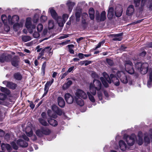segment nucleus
<instances>
[{"label": "nucleus", "instance_id": "e2e57ef3", "mask_svg": "<svg viewBox=\"0 0 152 152\" xmlns=\"http://www.w3.org/2000/svg\"><path fill=\"white\" fill-rule=\"evenodd\" d=\"M140 0H134V2L136 7L140 5Z\"/></svg>", "mask_w": 152, "mask_h": 152}, {"label": "nucleus", "instance_id": "4be33fe9", "mask_svg": "<svg viewBox=\"0 0 152 152\" xmlns=\"http://www.w3.org/2000/svg\"><path fill=\"white\" fill-rule=\"evenodd\" d=\"M58 102L59 105L61 107H64L65 105V102L63 99L61 97L58 98Z\"/></svg>", "mask_w": 152, "mask_h": 152}, {"label": "nucleus", "instance_id": "5fc2aeb1", "mask_svg": "<svg viewBox=\"0 0 152 152\" xmlns=\"http://www.w3.org/2000/svg\"><path fill=\"white\" fill-rule=\"evenodd\" d=\"M11 144L14 149L17 150L18 149V147L16 145L15 142H13L11 143Z\"/></svg>", "mask_w": 152, "mask_h": 152}, {"label": "nucleus", "instance_id": "f704fd0d", "mask_svg": "<svg viewBox=\"0 0 152 152\" xmlns=\"http://www.w3.org/2000/svg\"><path fill=\"white\" fill-rule=\"evenodd\" d=\"M43 135H48L50 133V130L48 128L45 127L42 128Z\"/></svg>", "mask_w": 152, "mask_h": 152}, {"label": "nucleus", "instance_id": "a18cd8bd", "mask_svg": "<svg viewBox=\"0 0 152 152\" xmlns=\"http://www.w3.org/2000/svg\"><path fill=\"white\" fill-rule=\"evenodd\" d=\"M47 113L48 116L50 117H52L53 118H55L57 117V116L56 114L54 115H52V112H51L50 110H48V111Z\"/></svg>", "mask_w": 152, "mask_h": 152}, {"label": "nucleus", "instance_id": "864d4df0", "mask_svg": "<svg viewBox=\"0 0 152 152\" xmlns=\"http://www.w3.org/2000/svg\"><path fill=\"white\" fill-rule=\"evenodd\" d=\"M106 61L107 64L110 66L112 65L113 64V61L110 59H107Z\"/></svg>", "mask_w": 152, "mask_h": 152}, {"label": "nucleus", "instance_id": "4c0bfd02", "mask_svg": "<svg viewBox=\"0 0 152 152\" xmlns=\"http://www.w3.org/2000/svg\"><path fill=\"white\" fill-rule=\"evenodd\" d=\"M45 119H43L42 118H40L39 119V122L40 123H41V124L44 126H47L48 125V124L45 120Z\"/></svg>", "mask_w": 152, "mask_h": 152}, {"label": "nucleus", "instance_id": "412c9836", "mask_svg": "<svg viewBox=\"0 0 152 152\" xmlns=\"http://www.w3.org/2000/svg\"><path fill=\"white\" fill-rule=\"evenodd\" d=\"M138 140L137 142L139 145H141L143 143L142 140V132H139L138 134Z\"/></svg>", "mask_w": 152, "mask_h": 152}, {"label": "nucleus", "instance_id": "37998d69", "mask_svg": "<svg viewBox=\"0 0 152 152\" xmlns=\"http://www.w3.org/2000/svg\"><path fill=\"white\" fill-rule=\"evenodd\" d=\"M0 88L1 91L3 92H4L5 93H6L7 94H9L10 93V91L7 89V88L1 87L0 86Z\"/></svg>", "mask_w": 152, "mask_h": 152}, {"label": "nucleus", "instance_id": "72a5a7b5", "mask_svg": "<svg viewBox=\"0 0 152 152\" xmlns=\"http://www.w3.org/2000/svg\"><path fill=\"white\" fill-rule=\"evenodd\" d=\"M10 56H5L4 55H1L0 56V62H3L4 61H8L9 60L7 58H8Z\"/></svg>", "mask_w": 152, "mask_h": 152}, {"label": "nucleus", "instance_id": "0e129e2a", "mask_svg": "<svg viewBox=\"0 0 152 152\" xmlns=\"http://www.w3.org/2000/svg\"><path fill=\"white\" fill-rule=\"evenodd\" d=\"M58 109V108L56 105H53L52 107V109L55 113L56 112V111H57Z\"/></svg>", "mask_w": 152, "mask_h": 152}, {"label": "nucleus", "instance_id": "4468645a", "mask_svg": "<svg viewBox=\"0 0 152 152\" xmlns=\"http://www.w3.org/2000/svg\"><path fill=\"white\" fill-rule=\"evenodd\" d=\"M53 79H52L51 81H48L46 83V84L45 86V87L44 88L45 92L43 95V97L46 95L47 94V93L48 91L49 87L53 83Z\"/></svg>", "mask_w": 152, "mask_h": 152}, {"label": "nucleus", "instance_id": "3c124183", "mask_svg": "<svg viewBox=\"0 0 152 152\" xmlns=\"http://www.w3.org/2000/svg\"><path fill=\"white\" fill-rule=\"evenodd\" d=\"M104 43V41H102L99 43L98 45L96 47L95 49H96L98 48H99L102 45H103Z\"/></svg>", "mask_w": 152, "mask_h": 152}, {"label": "nucleus", "instance_id": "423d86ee", "mask_svg": "<svg viewBox=\"0 0 152 152\" xmlns=\"http://www.w3.org/2000/svg\"><path fill=\"white\" fill-rule=\"evenodd\" d=\"M117 76L123 83L126 84L128 83V78L126 75L123 72L118 71L117 73Z\"/></svg>", "mask_w": 152, "mask_h": 152}, {"label": "nucleus", "instance_id": "603ef678", "mask_svg": "<svg viewBox=\"0 0 152 152\" xmlns=\"http://www.w3.org/2000/svg\"><path fill=\"white\" fill-rule=\"evenodd\" d=\"M6 96L2 93L0 94V99L2 100H4L6 98Z\"/></svg>", "mask_w": 152, "mask_h": 152}, {"label": "nucleus", "instance_id": "aec40b11", "mask_svg": "<svg viewBox=\"0 0 152 152\" xmlns=\"http://www.w3.org/2000/svg\"><path fill=\"white\" fill-rule=\"evenodd\" d=\"M119 147L121 150L124 151L126 148V145L125 142L122 140H121L119 141Z\"/></svg>", "mask_w": 152, "mask_h": 152}, {"label": "nucleus", "instance_id": "393cba45", "mask_svg": "<svg viewBox=\"0 0 152 152\" xmlns=\"http://www.w3.org/2000/svg\"><path fill=\"white\" fill-rule=\"evenodd\" d=\"M23 26V23L20 22V23H15L13 25V28L15 31H17L19 29L22 28Z\"/></svg>", "mask_w": 152, "mask_h": 152}, {"label": "nucleus", "instance_id": "c756f323", "mask_svg": "<svg viewBox=\"0 0 152 152\" xmlns=\"http://www.w3.org/2000/svg\"><path fill=\"white\" fill-rule=\"evenodd\" d=\"M19 59L18 58H14L11 62L12 65L15 67L18 66V65Z\"/></svg>", "mask_w": 152, "mask_h": 152}, {"label": "nucleus", "instance_id": "c85d7f7f", "mask_svg": "<svg viewBox=\"0 0 152 152\" xmlns=\"http://www.w3.org/2000/svg\"><path fill=\"white\" fill-rule=\"evenodd\" d=\"M48 122L50 124L53 126H56L58 125L57 122L54 119L51 118H49L48 119Z\"/></svg>", "mask_w": 152, "mask_h": 152}, {"label": "nucleus", "instance_id": "2f4dec72", "mask_svg": "<svg viewBox=\"0 0 152 152\" xmlns=\"http://www.w3.org/2000/svg\"><path fill=\"white\" fill-rule=\"evenodd\" d=\"M47 49H48L49 50V51L50 53H51V55H52L53 53V51H51L52 48L50 47H46L44 49L42 50L41 52L39 53V55H40L41 56L43 55H44V53L45 52V51L47 50Z\"/></svg>", "mask_w": 152, "mask_h": 152}, {"label": "nucleus", "instance_id": "2eb2a0df", "mask_svg": "<svg viewBox=\"0 0 152 152\" xmlns=\"http://www.w3.org/2000/svg\"><path fill=\"white\" fill-rule=\"evenodd\" d=\"M123 9L122 7L120 6H117L115 9V14L117 17H120L122 13Z\"/></svg>", "mask_w": 152, "mask_h": 152}, {"label": "nucleus", "instance_id": "6e6552de", "mask_svg": "<svg viewBox=\"0 0 152 152\" xmlns=\"http://www.w3.org/2000/svg\"><path fill=\"white\" fill-rule=\"evenodd\" d=\"M136 136L133 134L131 136H127L124 139L126 141L128 145L129 146L132 145L134 143L135 139L136 138Z\"/></svg>", "mask_w": 152, "mask_h": 152}, {"label": "nucleus", "instance_id": "f8f14e48", "mask_svg": "<svg viewBox=\"0 0 152 152\" xmlns=\"http://www.w3.org/2000/svg\"><path fill=\"white\" fill-rule=\"evenodd\" d=\"M106 12L104 11H103L101 14L100 17L99 16V14L98 12H96V18L97 20H99L101 21L104 20L106 18Z\"/></svg>", "mask_w": 152, "mask_h": 152}, {"label": "nucleus", "instance_id": "338daca9", "mask_svg": "<svg viewBox=\"0 0 152 152\" xmlns=\"http://www.w3.org/2000/svg\"><path fill=\"white\" fill-rule=\"evenodd\" d=\"M83 62L85 66H87L91 63V61H85Z\"/></svg>", "mask_w": 152, "mask_h": 152}, {"label": "nucleus", "instance_id": "7c9ffc66", "mask_svg": "<svg viewBox=\"0 0 152 152\" xmlns=\"http://www.w3.org/2000/svg\"><path fill=\"white\" fill-rule=\"evenodd\" d=\"M89 14L90 18L91 20H93L94 18V11L93 8H91L89 9Z\"/></svg>", "mask_w": 152, "mask_h": 152}, {"label": "nucleus", "instance_id": "c03bdc74", "mask_svg": "<svg viewBox=\"0 0 152 152\" xmlns=\"http://www.w3.org/2000/svg\"><path fill=\"white\" fill-rule=\"evenodd\" d=\"M88 95V96L89 98V99L92 102H94L95 101V99L92 95H91L90 93L88 92L87 93Z\"/></svg>", "mask_w": 152, "mask_h": 152}, {"label": "nucleus", "instance_id": "f03ea898", "mask_svg": "<svg viewBox=\"0 0 152 152\" xmlns=\"http://www.w3.org/2000/svg\"><path fill=\"white\" fill-rule=\"evenodd\" d=\"M75 100L77 103L80 106H82L84 104L83 100L82 99H85L87 98L86 93L83 90L78 89L75 94Z\"/></svg>", "mask_w": 152, "mask_h": 152}, {"label": "nucleus", "instance_id": "69168bd1", "mask_svg": "<svg viewBox=\"0 0 152 152\" xmlns=\"http://www.w3.org/2000/svg\"><path fill=\"white\" fill-rule=\"evenodd\" d=\"M21 138L26 141H28L29 140V139L25 135H23Z\"/></svg>", "mask_w": 152, "mask_h": 152}, {"label": "nucleus", "instance_id": "e433bc0d", "mask_svg": "<svg viewBox=\"0 0 152 152\" xmlns=\"http://www.w3.org/2000/svg\"><path fill=\"white\" fill-rule=\"evenodd\" d=\"M35 133L39 137H42L44 135L42 128L37 130Z\"/></svg>", "mask_w": 152, "mask_h": 152}, {"label": "nucleus", "instance_id": "49530a36", "mask_svg": "<svg viewBox=\"0 0 152 152\" xmlns=\"http://www.w3.org/2000/svg\"><path fill=\"white\" fill-rule=\"evenodd\" d=\"M150 140L149 138L147 136H145L144 137V143L145 145H147L150 143Z\"/></svg>", "mask_w": 152, "mask_h": 152}, {"label": "nucleus", "instance_id": "a211bd4d", "mask_svg": "<svg viewBox=\"0 0 152 152\" xmlns=\"http://www.w3.org/2000/svg\"><path fill=\"white\" fill-rule=\"evenodd\" d=\"M26 135L29 137H31L33 134L32 128L31 126L26 127L25 130Z\"/></svg>", "mask_w": 152, "mask_h": 152}, {"label": "nucleus", "instance_id": "5701e85b", "mask_svg": "<svg viewBox=\"0 0 152 152\" xmlns=\"http://www.w3.org/2000/svg\"><path fill=\"white\" fill-rule=\"evenodd\" d=\"M72 84V82L71 80H69L67 83L64 84L62 86V89L64 90H65L69 88L70 86Z\"/></svg>", "mask_w": 152, "mask_h": 152}, {"label": "nucleus", "instance_id": "f257e3e1", "mask_svg": "<svg viewBox=\"0 0 152 152\" xmlns=\"http://www.w3.org/2000/svg\"><path fill=\"white\" fill-rule=\"evenodd\" d=\"M102 75L104 78V77H101L100 78V79L105 87L108 86V83H110L112 81L116 86H118L119 85L120 83L119 80L113 74H112L110 75V77H109L106 72H103Z\"/></svg>", "mask_w": 152, "mask_h": 152}, {"label": "nucleus", "instance_id": "c9c22d12", "mask_svg": "<svg viewBox=\"0 0 152 152\" xmlns=\"http://www.w3.org/2000/svg\"><path fill=\"white\" fill-rule=\"evenodd\" d=\"M1 20L5 25L7 24L8 22V18L5 15H3L1 16Z\"/></svg>", "mask_w": 152, "mask_h": 152}, {"label": "nucleus", "instance_id": "13d9d810", "mask_svg": "<svg viewBox=\"0 0 152 152\" xmlns=\"http://www.w3.org/2000/svg\"><path fill=\"white\" fill-rule=\"evenodd\" d=\"M88 17V15L86 13H83L82 15V18L85 20Z\"/></svg>", "mask_w": 152, "mask_h": 152}, {"label": "nucleus", "instance_id": "4d7b16f0", "mask_svg": "<svg viewBox=\"0 0 152 152\" xmlns=\"http://www.w3.org/2000/svg\"><path fill=\"white\" fill-rule=\"evenodd\" d=\"M38 16L37 15H35L34 16V18L33 19V21L34 23H37L38 20Z\"/></svg>", "mask_w": 152, "mask_h": 152}, {"label": "nucleus", "instance_id": "9d476101", "mask_svg": "<svg viewBox=\"0 0 152 152\" xmlns=\"http://www.w3.org/2000/svg\"><path fill=\"white\" fill-rule=\"evenodd\" d=\"M64 98L66 102L69 104H72L74 100L73 96L69 93L65 94Z\"/></svg>", "mask_w": 152, "mask_h": 152}, {"label": "nucleus", "instance_id": "6ab92c4d", "mask_svg": "<svg viewBox=\"0 0 152 152\" xmlns=\"http://www.w3.org/2000/svg\"><path fill=\"white\" fill-rule=\"evenodd\" d=\"M122 33H120L118 34H113V40L114 41H121L122 39Z\"/></svg>", "mask_w": 152, "mask_h": 152}, {"label": "nucleus", "instance_id": "20e7f679", "mask_svg": "<svg viewBox=\"0 0 152 152\" xmlns=\"http://www.w3.org/2000/svg\"><path fill=\"white\" fill-rule=\"evenodd\" d=\"M136 68L142 74H146L148 70V65L147 63H137L135 64Z\"/></svg>", "mask_w": 152, "mask_h": 152}, {"label": "nucleus", "instance_id": "774afa93", "mask_svg": "<svg viewBox=\"0 0 152 152\" xmlns=\"http://www.w3.org/2000/svg\"><path fill=\"white\" fill-rule=\"evenodd\" d=\"M56 113L58 115H61L62 114V112L61 110L59 109H58L57 111H56Z\"/></svg>", "mask_w": 152, "mask_h": 152}, {"label": "nucleus", "instance_id": "1a4fd4ad", "mask_svg": "<svg viewBox=\"0 0 152 152\" xmlns=\"http://www.w3.org/2000/svg\"><path fill=\"white\" fill-rule=\"evenodd\" d=\"M19 19V17L17 15H14L12 17L10 15L8 17V22L10 24H13L17 22Z\"/></svg>", "mask_w": 152, "mask_h": 152}, {"label": "nucleus", "instance_id": "58836bf2", "mask_svg": "<svg viewBox=\"0 0 152 152\" xmlns=\"http://www.w3.org/2000/svg\"><path fill=\"white\" fill-rule=\"evenodd\" d=\"M54 26L53 21L52 20H50L48 21V27L49 29H52Z\"/></svg>", "mask_w": 152, "mask_h": 152}, {"label": "nucleus", "instance_id": "0eeeda50", "mask_svg": "<svg viewBox=\"0 0 152 152\" xmlns=\"http://www.w3.org/2000/svg\"><path fill=\"white\" fill-rule=\"evenodd\" d=\"M25 25L29 32L30 33H32L33 30L35 28V26L31 24V19L30 18H26Z\"/></svg>", "mask_w": 152, "mask_h": 152}, {"label": "nucleus", "instance_id": "473e14b6", "mask_svg": "<svg viewBox=\"0 0 152 152\" xmlns=\"http://www.w3.org/2000/svg\"><path fill=\"white\" fill-rule=\"evenodd\" d=\"M152 82V70L149 73V80L147 83V86L148 87H150L151 85Z\"/></svg>", "mask_w": 152, "mask_h": 152}, {"label": "nucleus", "instance_id": "de8ad7c7", "mask_svg": "<svg viewBox=\"0 0 152 152\" xmlns=\"http://www.w3.org/2000/svg\"><path fill=\"white\" fill-rule=\"evenodd\" d=\"M47 19V17L45 16L42 15L40 18V20L42 22H45Z\"/></svg>", "mask_w": 152, "mask_h": 152}, {"label": "nucleus", "instance_id": "052dcab7", "mask_svg": "<svg viewBox=\"0 0 152 152\" xmlns=\"http://www.w3.org/2000/svg\"><path fill=\"white\" fill-rule=\"evenodd\" d=\"M70 41V40H66L65 41L62 42L61 43H60L59 44V45H66Z\"/></svg>", "mask_w": 152, "mask_h": 152}, {"label": "nucleus", "instance_id": "b1692460", "mask_svg": "<svg viewBox=\"0 0 152 152\" xmlns=\"http://www.w3.org/2000/svg\"><path fill=\"white\" fill-rule=\"evenodd\" d=\"M134 12V6L132 5H131L127 8L126 11V14L128 15H130L133 13Z\"/></svg>", "mask_w": 152, "mask_h": 152}, {"label": "nucleus", "instance_id": "6e6d98bb", "mask_svg": "<svg viewBox=\"0 0 152 152\" xmlns=\"http://www.w3.org/2000/svg\"><path fill=\"white\" fill-rule=\"evenodd\" d=\"M91 75L92 77L95 78H98V76L96 74V73L95 72H92Z\"/></svg>", "mask_w": 152, "mask_h": 152}, {"label": "nucleus", "instance_id": "8fccbe9b", "mask_svg": "<svg viewBox=\"0 0 152 152\" xmlns=\"http://www.w3.org/2000/svg\"><path fill=\"white\" fill-rule=\"evenodd\" d=\"M75 16L76 21L77 22L79 21L80 20V13L78 12H77L76 13Z\"/></svg>", "mask_w": 152, "mask_h": 152}, {"label": "nucleus", "instance_id": "9b49d317", "mask_svg": "<svg viewBox=\"0 0 152 152\" xmlns=\"http://www.w3.org/2000/svg\"><path fill=\"white\" fill-rule=\"evenodd\" d=\"M68 17L69 16L67 14H64L62 16L63 20H62V19H61V20H59L58 21V23L59 26L60 27H63L64 23L66 21Z\"/></svg>", "mask_w": 152, "mask_h": 152}, {"label": "nucleus", "instance_id": "ea45409f", "mask_svg": "<svg viewBox=\"0 0 152 152\" xmlns=\"http://www.w3.org/2000/svg\"><path fill=\"white\" fill-rule=\"evenodd\" d=\"M14 78L18 80H20L22 79V76L18 73H17L14 74Z\"/></svg>", "mask_w": 152, "mask_h": 152}, {"label": "nucleus", "instance_id": "f3484780", "mask_svg": "<svg viewBox=\"0 0 152 152\" xmlns=\"http://www.w3.org/2000/svg\"><path fill=\"white\" fill-rule=\"evenodd\" d=\"M17 143L18 145L23 147H26L28 145V143L24 141L22 139H19L17 140Z\"/></svg>", "mask_w": 152, "mask_h": 152}, {"label": "nucleus", "instance_id": "bf43d9fd", "mask_svg": "<svg viewBox=\"0 0 152 152\" xmlns=\"http://www.w3.org/2000/svg\"><path fill=\"white\" fill-rule=\"evenodd\" d=\"M39 33L37 32H34L33 34V36L35 38H37L39 37Z\"/></svg>", "mask_w": 152, "mask_h": 152}, {"label": "nucleus", "instance_id": "cd10ccee", "mask_svg": "<svg viewBox=\"0 0 152 152\" xmlns=\"http://www.w3.org/2000/svg\"><path fill=\"white\" fill-rule=\"evenodd\" d=\"M1 148L2 150H4L6 149L8 151H10L12 149V148L9 144H5L4 143L1 144Z\"/></svg>", "mask_w": 152, "mask_h": 152}, {"label": "nucleus", "instance_id": "ddd939ff", "mask_svg": "<svg viewBox=\"0 0 152 152\" xmlns=\"http://www.w3.org/2000/svg\"><path fill=\"white\" fill-rule=\"evenodd\" d=\"M49 11L50 12L52 17L57 21L59 20H61V18L58 16L56 11L53 8H50Z\"/></svg>", "mask_w": 152, "mask_h": 152}, {"label": "nucleus", "instance_id": "dca6fc26", "mask_svg": "<svg viewBox=\"0 0 152 152\" xmlns=\"http://www.w3.org/2000/svg\"><path fill=\"white\" fill-rule=\"evenodd\" d=\"M3 84H5L7 87L13 89H15L16 87V85L15 84L12 82H8L7 81H3Z\"/></svg>", "mask_w": 152, "mask_h": 152}, {"label": "nucleus", "instance_id": "79ce46f5", "mask_svg": "<svg viewBox=\"0 0 152 152\" xmlns=\"http://www.w3.org/2000/svg\"><path fill=\"white\" fill-rule=\"evenodd\" d=\"M22 39L24 42H27L30 40L31 39V38L28 36H25L22 37Z\"/></svg>", "mask_w": 152, "mask_h": 152}, {"label": "nucleus", "instance_id": "680f3d73", "mask_svg": "<svg viewBox=\"0 0 152 152\" xmlns=\"http://www.w3.org/2000/svg\"><path fill=\"white\" fill-rule=\"evenodd\" d=\"M98 97L99 100H102V93L99 92L97 93Z\"/></svg>", "mask_w": 152, "mask_h": 152}, {"label": "nucleus", "instance_id": "a878e982", "mask_svg": "<svg viewBox=\"0 0 152 152\" xmlns=\"http://www.w3.org/2000/svg\"><path fill=\"white\" fill-rule=\"evenodd\" d=\"M75 5V3L74 2H71L70 1H67L66 3V5L68 7L69 11L70 12H71L73 7Z\"/></svg>", "mask_w": 152, "mask_h": 152}, {"label": "nucleus", "instance_id": "bb28decb", "mask_svg": "<svg viewBox=\"0 0 152 152\" xmlns=\"http://www.w3.org/2000/svg\"><path fill=\"white\" fill-rule=\"evenodd\" d=\"M114 15L113 9L112 7H110L107 13L108 17L109 19H111Z\"/></svg>", "mask_w": 152, "mask_h": 152}, {"label": "nucleus", "instance_id": "09e8293b", "mask_svg": "<svg viewBox=\"0 0 152 152\" xmlns=\"http://www.w3.org/2000/svg\"><path fill=\"white\" fill-rule=\"evenodd\" d=\"M46 66V62H45L43 64L42 67V72H43V74L45 73V69Z\"/></svg>", "mask_w": 152, "mask_h": 152}, {"label": "nucleus", "instance_id": "a19ab883", "mask_svg": "<svg viewBox=\"0 0 152 152\" xmlns=\"http://www.w3.org/2000/svg\"><path fill=\"white\" fill-rule=\"evenodd\" d=\"M43 27L42 24L41 23L39 24L37 26V31L39 32H41L43 29Z\"/></svg>", "mask_w": 152, "mask_h": 152}, {"label": "nucleus", "instance_id": "7ed1b4c3", "mask_svg": "<svg viewBox=\"0 0 152 152\" xmlns=\"http://www.w3.org/2000/svg\"><path fill=\"white\" fill-rule=\"evenodd\" d=\"M102 86V84L99 81L94 80L93 83L90 84L89 89L91 93L93 95H95L96 94V91H99L101 88Z\"/></svg>", "mask_w": 152, "mask_h": 152}, {"label": "nucleus", "instance_id": "39448f33", "mask_svg": "<svg viewBox=\"0 0 152 152\" xmlns=\"http://www.w3.org/2000/svg\"><path fill=\"white\" fill-rule=\"evenodd\" d=\"M125 70L129 74H132L134 73L133 64L130 61H126L124 63Z\"/></svg>", "mask_w": 152, "mask_h": 152}]
</instances>
